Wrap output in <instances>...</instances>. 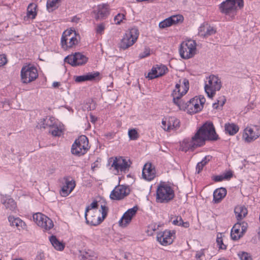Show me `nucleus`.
I'll use <instances>...</instances> for the list:
<instances>
[{"mask_svg":"<svg viewBox=\"0 0 260 260\" xmlns=\"http://www.w3.org/2000/svg\"><path fill=\"white\" fill-rule=\"evenodd\" d=\"M93 13L96 20L105 19L110 14L109 6L106 4L99 5L94 10Z\"/></svg>","mask_w":260,"mask_h":260,"instance_id":"obj_10","label":"nucleus"},{"mask_svg":"<svg viewBox=\"0 0 260 260\" xmlns=\"http://www.w3.org/2000/svg\"><path fill=\"white\" fill-rule=\"evenodd\" d=\"M138 207L134 206L133 208L128 209L123 215L119 221V225L122 227L126 226L130 223L133 217L135 215L138 210Z\"/></svg>","mask_w":260,"mask_h":260,"instance_id":"obj_14","label":"nucleus"},{"mask_svg":"<svg viewBox=\"0 0 260 260\" xmlns=\"http://www.w3.org/2000/svg\"><path fill=\"white\" fill-rule=\"evenodd\" d=\"M182 83L183 84V86L182 87L183 88V90L182 91V95H184L186 93V92H187V91L189 89V81L188 80L186 79V78H184L183 79V81H182Z\"/></svg>","mask_w":260,"mask_h":260,"instance_id":"obj_47","label":"nucleus"},{"mask_svg":"<svg viewBox=\"0 0 260 260\" xmlns=\"http://www.w3.org/2000/svg\"><path fill=\"white\" fill-rule=\"evenodd\" d=\"M100 73L98 72L94 73H88L86 75H82V82L86 81H93L96 77H98Z\"/></svg>","mask_w":260,"mask_h":260,"instance_id":"obj_41","label":"nucleus"},{"mask_svg":"<svg viewBox=\"0 0 260 260\" xmlns=\"http://www.w3.org/2000/svg\"><path fill=\"white\" fill-rule=\"evenodd\" d=\"M38 77V70L33 66L23 67L21 70V78L23 83H28L35 80Z\"/></svg>","mask_w":260,"mask_h":260,"instance_id":"obj_6","label":"nucleus"},{"mask_svg":"<svg viewBox=\"0 0 260 260\" xmlns=\"http://www.w3.org/2000/svg\"><path fill=\"white\" fill-rule=\"evenodd\" d=\"M221 87V82L220 79L214 75H210L208 78V81L205 85V91L208 96L212 98L216 91H219Z\"/></svg>","mask_w":260,"mask_h":260,"instance_id":"obj_4","label":"nucleus"},{"mask_svg":"<svg viewBox=\"0 0 260 260\" xmlns=\"http://www.w3.org/2000/svg\"><path fill=\"white\" fill-rule=\"evenodd\" d=\"M181 80H180L178 83H177L175 85V89L173 90V92L172 93V95L173 96V94L174 92H176L177 95H180V96H183V95H182V91L180 92V86H181Z\"/></svg>","mask_w":260,"mask_h":260,"instance_id":"obj_48","label":"nucleus"},{"mask_svg":"<svg viewBox=\"0 0 260 260\" xmlns=\"http://www.w3.org/2000/svg\"><path fill=\"white\" fill-rule=\"evenodd\" d=\"M128 135L131 140H136L139 138V134L136 129H131L128 131Z\"/></svg>","mask_w":260,"mask_h":260,"instance_id":"obj_46","label":"nucleus"},{"mask_svg":"<svg viewBox=\"0 0 260 260\" xmlns=\"http://www.w3.org/2000/svg\"><path fill=\"white\" fill-rule=\"evenodd\" d=\"M243 234H242L241 231L239 229H234L233 227L231 230V236L233 240H237L242 237Z\"/></svg>","mask_w":260,"mask_h":260,"instance_id":"obj_42","label":"nucleus"},{"mask_svg":"<svg viewBox=\"0 0 260 260\" xmlns=\"http://www.w3.org/2000/svg\"><path fill=\"white\" fill-rule=\"evenodd\" d=\"M62 125H61L59 122H58L53 128H51L49 133H51L53 136H60L62 134Z\"/></svg>","mask_w":260,"mask_h":260,"instance_id":"obj_36","label":"nucleus"},{"mask_svg":"<svg viewBox=\"0 0 260 260\" xmlns=\"http://www.w3.org/2000/svg\"><path fill=\"white\" fill-rule=\"evenodd\" d=\"M168 71V68L164 65H156L153 67L151 70V72L148 74V78L150 79H153L155 78L161 76L166 74Z\"/></svg>","mask_w":260,"mask_h":260,"instance_id":"obj_17","label":"nucleus"},{"mask_svg":"<svg viewBox=\"0 0 260 260\" xmlns=\"http://www.w3.org/2000/svg\"><path fill=\"white\" fill-rule=\"evenodd\" d=\"M155 176V171L154 168H152L151 164H146L142 170L143 178L148 181H151L154 178Z\"/></svg>","mask_w":260,"mask_h":260,"instance_id":"obj_18","label":"nucleus"},{"mask_svg":"<svg viewBox=\"0 0 260 260\" xmlns=\"http://www.w3.org/2000/svg\"><path fill=\"white\" fill-rule=\"evenodd\" d=\"M150 55V51L148 49H145L143 53H141L139 54L140 58H143L145 57H147Z\"/></svg>","mask_w":260,"mask_h":260,"instance_id":"obj_57","label":"nucleus"},{"mask_svg":"<svg viewBox=\"0 0 260 260\" xmlns=\"http://www.w3.org/2000/svg\"><path fill=\"white\" fill-rule=\"evenodd\" d=\"M125 35L127 36L128 37H129L134 42H135L139 35V31L137 27H133L129 30V31H127L125 34Z\"/></svg>","mask_w":260,"mask_h":260,"instance_id":"obj_35","label":"nucleus"},{"mask_svg":"<svg viewBox=\"0 0 260 260\" xmlns=\"http://www.w3.org/2000/svg\"><path fill=\"white\" fill-rule=\"evenodd\" d=\"M175 231H165L157 234V240L162 245L172 244L175 238Z\"/></svg>","mask_w":260,"mask_h":260,"instance_id":"obj_9","label":"nucleus"},{"mask_svg":"<svg viewBox=\"0 0 260 260\" xmlns=\"http://www.w3.org/2000/svg\"><path fill=\"white\" fill-rule=\"evenodd\" d=\"M45 122H46L48 128H53V127L55 125V124L58 122L55 118L53 117H46L45 118Z\"/></svg>","mask_w":260,"mask_h":260,"instance_id":"obj_43","label":"nucleus"},{"mask_svg":"<svg viewBox=\"0 0 260 260\" xmlns=\"http://www.w3.org/2000/svg\"><path fill=\"white\" fill-rule=\"evenodd\" d=\"M44 221L43 226H41V228L44 231H48L52 229L54 226V224L52 220L46 216Z\"/></svg>","mask_w":260,"mask_h":260,"instance_id":"obj_38","label":"nucleus"},{"mask_svg":"<svg viewBox=\"0 0 260 260\" xmlns=\"http://www.w3.org/2000/svg\"><path fill=\"white\" fill-rule=\"evenodd\" d=\"M1 203L3 204L6 209L13 211L16 207V204L14 200L7 197H3L1 200Z\"/></svg>","mask_w":260,"mask_h":260,"instance_id":"obj_25","label":"nucleus"},{"mask_svg":"<svg viewBox=\"0 0 260 260\" xmlns=\"http://www.w3.org/2000/svg\"><path fill=\"white\" fill-rule=\"evenodd\" d=\"M234 212L237 220L240 221L247 214V210L245 206L238 205L235 208Z\"/></svg>","mask_w":260,"mask_h":260,"instance_id":"obj_23","label":"nucleus"},{"mask_svg":"<svg viewBox=\"0 0 260 260\" xmlns=\"http://www.w3.org/2000/svg\"><path fill=\"white\" fill-rule=\"evenodd\" d=\"M132 162L129 159L123 158L122 157L119 158L115 157L111 165L115 170H120L121 172H125L128 171Z\"/></svg>","mask_w":260,"mask_h":260,"instance_id":"obj_12","label":"nucleus"},{"mask_svg":"<svg viewBox=\"0 0 260 260\" xmlns=\"http://www.w3.org/2000/svg\"><path fill=\"white\" fill-rule=\"evenodd\" d=\"M8 220L11 226H15L19 230L26 228L27 226L25 223L19 217L10 216Z\"/></svg>","mask_w":260,"mask_h":260,"instance_id":"obj_21","label":"nucleus"},{"mask_svg":"<svg viewBox=\"0 0 260 260\" xmlns=\"http://www.w3.org/2000/svg\"><path fill=\"white\" fill-rule=\"evenodd\" d=\"M239 256L241 260H252L251 256L247 252H243L241 254H239Z\"/></svg>","mask_w":260,"mask_h":260,"instance_id":"obj_51","label":"nucleus"},{"mask_svg":"<svg viewBox=\"0 0 260 260\" xmlns=\"http://www.w3.org/2000/svg\"><path fill=\"white\" fill-rule=\"evenodd\" d=\"M125 18V15L123 14H118L114 19V22L116 24H120L121 22Z\"/></svg>","mask_w":260,"mask_h":260,"instance_id":"obj_49","label":"nucleus"},{"mask_svg":"<svg viewBox=\"0 0 260 260\" xmlns=\"http://www.w3.org/2000/svg\"><path fill=\"white\" fill-rule=\"evenodd\" d=\"M216 32V30L212 26L208 25V24L201 26L199 29V33L204 37H208Z\"/></svg>","mask_w":260,"mask_h":260,"instance_id":"obj_26","label":"nucleus"},{"mask_svg":"<svg viewBox=\"0 0 260 260\" xmlns=\"http://www.w3.org/2000/svg\"><path fill=\"white\" fill-rule=\"evenodd\" d=\"M98 203L96 201H94L92 203L90 204V205L88 206L85 210L84 216H88V213H90V210L91 209H95L98 208Z\"/></svg>","mask_w":260,"mask_h":260,"instance_id":"obj_45","label":"nucleus"},{"mask_svg":"<svg viewBox=\"0 0 260 260\" xmlns=\"http://www.w3.org/2000/svg\"><path fill=\"white\" fill-rule=\"evenodd\" d=\"M105 28V25L104 23H101L99 25H98L96 28V33L99 34H102V32L104 31V29Z\"/></svg>","mask_w":260,"mask_h":260,"instance_id":"obj_52","label":"nucleus"},{"mask_svg":"<svg viewBox=\"0 0 260 260\" xmlns=\"http://www.w3.org/2000/svg\"><path fill=\"white\" fill-rule=\"evenodd\" d=\"M160 226L159 224H157L156 223H151L148 225V228L149 231H155L158 229Z\"/></svg>","mask_w":260,"mask_h":260,"instance_id":"obj_53","label":"nucleus"},{"mask_svg":"<svg viewBox=\"0 0 260 260\" xmlns=\"http://www.w3.org/2000/svg\"><path fill=\"white\" fill-rule=\"evenodd\" d=\"M96 107L95 103L92 99H87L86 100L82 109L83 110L91 111L94 110Z\"/></svg>","mask_w":260,"mask_h":260,"instance_id":"obj_40","label":"nucleus"},{"mask_svg":"<svg viewBox=\"0 0 260 260\" xmlns=\"http://www.w3.org/2000/svg\"><path fill=\"white\" fill-rule=\"evenodd\" d=\"M78 42L75 30L72 29H67L63 32L61 38V45L63 50H67L73 48L78 44Z\"/></svg>","mask_w":260,"mask_h":260,"instance_id":"obj_3","label":"nucleus"},{"mask_svg":"<svg viewBox=\"0 0 260 260\" xmlns=\"http://www.w3.org/2000/svg\"><path fill=\"white\" fill-rule=\"evenodd\" d=\"M241 233L242 234H244L247 230V223L244 222H242L241 223Z\"/></svg>","mask_w":260,"mask_h":260,"instance_id":"obj_62","label":"nucleus"},{"mask_svg":"<svg viewBox=\"0 0 260 260\" xmlns=\"http://www.w3.org/2000/svg\"><path fill=\"white\" fill-rule=\"evenodd\" d=\"M198 100L199 101L200 106L203 108V105L205 104V103L206 102L205 98H204V96L203 95H199V98H198Z\"/></svg>","mask_w":260,"mask_h":260,"instance_id":"obj_60","label":"nucleus"},{"mask_svg":"<svg viewBox=\"0 0 260 260\" xmlns=\"http://www.w3.org/2000/svg\"><path fill=\"white\" fill-rule=\"evenodd\" d=\"M180 226H182L184 228H188L189 226V223L188 222H184L183 220L182 219V222H181V224Z\"/></svg>","mask_w":260,"mask_h":260,"instance_id":"obj_64","label":"nucleus"},{"mask_svg":"<svg viewBox=\"0 0 260 260\" xmlns=\"http://www.w3.org/2000/svg\"><path fill=\"white\" fill-rule=\"evenodd\" d=\"M180 121L175 117H169L168 121L167 131L179 127Z\"/></svg>","mask_w":260,"mask_h":260,"instance_id":"obj_32","label":"nucleus"},{"mask_svg":"<svg viewBox=\"0 0 260 260\" xmlns=\"http://www.w3.org/2000/svg\"><path fill=\"white\" fill-rule=\"evenodd\" d=\"M188 110L190 113H196L200 112L202 108L198 103V99L193 98L188 101Z\"/></svg>","mask_w":260,"mask_h":260,"instance_id":"obj_20","label":"nucleus"},{"mask_svg":"<svg viewBox=\"0 0 260 260\" xmlns=\"http://www.w3.org/2000/svg\"><path fill=\"white\" fill-rule=\"evenodd\" d=\"M46 215L43 214L41 213L38 212L34 214L32 216L33 219L34 221L37 223V224L39 226H43L44 221H45V218L46 217Z\"/></svg>","mask_w":260,"mask_h":260,"instance_id":"obj_34","label":"nucleus"},{"mask_svg":"<svg viewBox=\"0 0 260 260\" xmlns=\"http://www.w3.org/2000/svg\"><path fill=\"white\" fill-rule=\"evenodd\" d=\"M45 118H43L42 119H41L40 121L38 123V125L37 126L38 128H48L47 125L46 124V123L45 122Z\"/></svg>","mask_w":260,"mask_h":260,"instance_id":"obj_54","label":"nucleus"},{"mask_svg":"<svg viewBox=\"0 0 260 260\" xmlns=\"http://www.w3.org/2000/svg\"><path fill=\"white\" fill-rule=\"evenodd\" d=\"M216 242L217 243V245L219 246V249H226V246L223 244L221 237H219L217 236L216 238Z\"/></svg>","mask_w":260,"mask_h":260,"instance_id":"obj_50","label":"nucleus"},{"mask_svg":"<svg viewBox=\"0 0 260 260\" xmlns=\"http://www.w3.org/2000/svg\"><path fill=\"white\" fill-rule=\"evenodd\" d=\"M81 136L79 137L78 139H76L73 144L71 148V152L73 155L80 156L81 148H80V142L79 139Z\"/></svg>","mask_w":260,"mask_h":260,"instance_id":"obj_31","label":"nucleus"},{"mask_svg":"<svg viewBox=\"0 0 260 260\" xmlns=\"http://www.w3.org/2000/svg\"><path fill=\"white\" fill-rule=\"evenodd\" d=\"M61 0H47L46 7L49 12H52L56 10L59 6Z\"/></svg>","mask_w":260,"mask_h":260,"instance_id":"obj_33","label":"nucleus"},{"mask_svg":"<svg viewBox=\"0 0 260 260\" xmlns=\"http://www.w3.org/2000/svg\"><path fill=\"white\" fill-rule=\"evenodd\" d=\"M36 5L34 4H30L27 7V16L31 19H34L37 15L36 13Z\"/></svg>","mask_w":260,"mask_h":260,"instance_id":"obj_39","label":"nucleus"},{"mask_svg":"<svg viewBox=\"0 0 260 260\" xmlns=\"http://www.w3.org/2000/svg\"><path fill=\"white\" fill-rule=\"evenodd\" d=\"M183 20V17L180 15H174L171 16L164 20L161 21L159 23L160 28H164L179 22H182Z\"/></svg>","mask_w":260,"mask_h":260,"instance_id":"obj_16","label":"nucleus"},{"mask_svg":"<svg viewBox=\"0 0 260 260\" xmlns=\"http://www.w3.org/2000/svg\"><path fill=\"white\" fill-rule=\"evenodd\" d=\"M215 128L212 123L206 122L197 131L191 140L187 144L188 149L193 150L198 147L203 146L206 141L218 140Z\"/></svg>","mask_w":260,"mask_h":260,"instance_id":"obj_1","label":"nucleus"},{"mask_svg":"<svg viewBox=\"0 0 260 260\" xmlns=\"http://www.w3.org/2000/svg\"><path fill=\"white\" fill-rule=\"evenodd\" d=\"M260 136V129L257 126L253 128L247 127L244 129L243 138L245 141L250 143Z\"/></svg>","mask_w":260,"mask_h":260,"instance_id":"obj_11","label":"nucleus"},{"mask_svg":"<svg viewBox=\"0 0 260 260\" xmlns=\"http://www.w3.org/2000/svg\"><path fill=\"white\" fill-rule=\"evenodd\" d=\"M236 4H237V6L239 9L242 8L244 6L243 0H236Z\"/></svg>","mask_w":260,"mask_h":260,"instance_id":"obj_63","label":"nucleus"},{"mask_svg":"<svg viewBox=\"0 0 260 260\" xmlns=\"http://www.w3.org/2000/svg\"><path fill=\"white\" fill-rule=\"evenodd\" d=\"M226 190L225 188L220 187L215 189L213 192V201L215 203H219L226 195Z\"/></svg>","mask_w":260,"mask_h":260,"instance_id":"obj_24","label":"nucleus"},{"mask_svg":"<svg viewBox=\"0 0 260 260\" xmlns=\"http://www.w3.org/2000/svg\"><path fill=\"white\" fill-rule=\"evenodd\" d=\"M174 197V192L172 188L167 184H160L156 191V201L158 203H168Z\"/></svg>","mask_w":260,"mask_h":260,"instance_id":"obj_2","label":"nucleus"},{"mask_svg":"<svg viewBox=\"0 0 260 260\" xmlns=\"http://www.w3.org/2000/svg\"><path fill=\"white\" fill-rule=\"evenodd\" d=\"M63 185L61 187L60 194L63 197L68 196L75 186V181L70 180L69 177H64L62 179Z\"/></svg>","mask_w":260,"mask_h":260,"instance_id":"obj_15","label":"nucleus"},{"mask_svg":"<svg viewBox=\"0 0 260 260\" xmlns=\"http://www.w3.org/2000/svg\"><path fill=\"white\" fill-rule=\"evenodd\" d=\"M90 148L89 145L88 139L86 136L82 135V155H83Z\"/></svg>","mask_w":260,"mask_h":260,"instance_id":"obj_44","label":"nucleus"},{"mask_svg":"<svg viewBox=\"0 0 260 260\" xmlns=\"http://www.w3.org/2000/svg\"><path fill=\"white\" fill-rule=\"evenodd\" d=\"M101 210L100 212L102 213V217L96 215H92L91 213H88V216H85L86 222L91 225L96 226L100 224L106 217L108 213V208L105 205L101 206Z\"/></svg>","mask_w":260,"mask_h":260,"instance_id":"obj_7","label":"nucleus"},{"mask_svg":"<svg viewBox=\"0 0 260 260\" xmlns=\"http://www.w3.org/2000/svg\"><path fill=\"white\" fill-rule=\"evenodd\" d=\"M95 253L91 249H85L82 250V260L93 259L95 258Z\"/></svg>","mask_w":260,"mask_h":260,"instance_id":"obj_37","label":"nucleus"},{"mask_svg":"<svg viewBox=\"0 0 260 260\" xmlns=\"http://www.w3.org/2000/svg\"><path fill=\"white\" fill-rule=\"evenodd\" d=\"M224 178H223V175H217V176H214V178L213 179V180L215 181V182H219V181H222L223 180H224Z\"/></svg>","mask_w":260,"mask_h":260,"instance_id":"obj_61","label":"nucleus"},{"mask_svg":"<svg viewBox=\"0 0 260 260\" xmlns=\"http://www.w3.org/2000/svg\"><path fill=\"white\" fill-rule=\"evenodd\" d=\"M223 176L224 179L229 180L233 177V173L232 171H229L224 173Z\"/></svg>","mask_w":260,"mask_h":260,"instance_id":"obj_58","label":"nucleus"},{"mask_svg":"<svg viewBox=\"0 0 260 260\" xmlns=\"http://www.w3.org/2000/svg\"><path fill=\"white\" fill-rule=\"evenodd\" d=\"M182 217L180 216H178L175 220L173 221V223L174 225H180L181 222H182Z\"/></svg>","mask_w":260,"mask_h":260,"instance_id":"obj_59","label":"nucleus"},{"mask_svg":"<svg viewBox=\"0 0 260 260\" xmlns=\"http://www.w3.org/2000/svg\"><path fill=\"white\" fill-rule=\"evenodd\" d=\"M225 131L230 135L236 134L239 131V127L235 123H225L224 125Z\"/></svg>","mask_w":260,"mask_h":260,"instance_id":"obj_29","label":"nucleus"},{"mask_svg":"<svg viewBox=\"0 0 260 260\" xmlns=\"http://www.w3.org/2000/svg\"><path fill=\"white\" fill-rule=\"evenodd\" d=\"M135 43L129 37L124 35L119 44V47L125 50L132 46Z\"/></svg>","mask_w":260,"mask_h":260,"instance_id":"obj_27","label":"nucleus"},{"mask_svg":"<svg viewBox=\"0 0 260 260\" xmlns=\"http://www.w3.org/2000/svg\"><path fill=\"white\" fill-rule=\"evenodd\" d=\"M204 249H201L200 250L197 251L195 256L197 259L202 260V256L204 255Z\"/></svg>","mask_w":260,"mask_h":260,"instance_id":"obj_55","label":"nucleus"},{"mask_svg":"<svg viewBox=\"0 0 260 260\" xmlns=\"http://www.w3.org/2000/svg\"><path fill=\"white\" fill-rule=\"evenodd\" d=\"M7 60L6 55H0V67L4 66L7 63Z\"/></svg>","mask_w":260,"mask_h":260,"instance_id":"obj_56","label":"nucleus"},{"mask_svg":"<svg viewBox=\"0 0 260 260\" xmlns=\"http://www.w3.org/2000/svg\"><path fill=\"white\" fill-rule=\"evenodd\" d=\"M64 60L72 66L81 65V53L77 52L73 55H68L64 58Z\"/></svg>","mask_w":260,"mask_h":260,"instance_id":"obj_19","label":"nucleus"},{"mask_svg":"<svg viewBox=\"0 0 260 260\" xmlns=\"http://www.w3.org/2000/svg\"><path fill=\"white\" fill-rule=\"evenodd\" d=\"M196 43L193 40L183 42L179 49L181 57L184 59H188L193 57L196 54Z\"/></svg>","mask_w":260,"mask_h":260,"instance_id":"obj_5","label":"nucleus"},{"mask_svg":"<svg viewBox=\"0 0 260 260\" xmlns=\"http://www.w3.org/2000/svg\"><path fill=\"white\" fill-rule=\"evenodd\" d=\"M130 193L129 188L124 185H118L111 191L110 198L114 200H121Z\"/></svg>","mask_w":260,"mask_h":260,"instance_id":"obj_8","label":"nucleus"},{"mask_svg":"<svg viewBox=\"0 0 260 260\" xmlns=\"http://www.w3.org/2000/svg\"><path fill=\"white\" fill-rule=\"evenodd\" d=\"M49 241L53 247L57 250L62 251L64 248V244L59 241L55 236L52 235L49 237Z\"/></svg>","mask_w":260,"mask_h":260,"instance_id":"obj_28","label":"nucleus"},{"mask_svg":"<svg viewBox=\"0 0 260 260\" xmlns=\"http://www.w3.org/2000/svg\"><path fill=\"white\" fill-rule=\"evenodd\" d=\"M182 96H180L177 95L176 92H174L173 94V103L176 105L179 108V109H187L188 108V101L187 102H185L183 100H181V98Z\"/></svg>","mask_w":260,"mask_h":260,"instance_id":"obj_22","label":"nucleus"},{"mask_svg":"<svg viewBox=\"0 0 260 260\" xmlns=\"http://www.w3.org/2000/svg\"><path fill=\"white\" fill-rule=\"evenodd\" d=\"M220 11L225 15H230L236 10V0H226L219 6Z\"/></svg>","mask_w":260,"mask_h":260,"instance_id":"obj_13","label":"nucleus"},{"mask_svg":"<svg viewBox=\"0 0 260 260\" xmlns=\"http://www.w3.org/2000/svg\"><path fill=\"white\" fill-rule=\"evenodd\" d=\"M212 158V156L211 155H206L200 162H199L196 166V173L199 174L203 170L204 167L208 164Z\"/></svg>","mask_w":260,"mask_h":260,"instance_id":"obj_30","label":"nucleus"}]
</instances>
